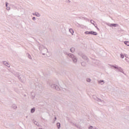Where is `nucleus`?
Instances as JSON below:
<instances>
[{"label": "nucleus", "instance_id": "obj_28", "mask_svg": "<svg viewBox=\"0 0 129 129\" xmlns=\"http://www.w3.org/2000/svg\"><path fill=\"white\" fill-rule=\"evenodd\" d=\"M8 2H6V7L7 8H9V7H8Z\"/></svg>", "mask_w": 129, "mask_h": 129}, {"label": "nucleus", "instance_id": "obj_19", "mask_svg": "<svg viewBox=\"0 0 129 129\" xmlns=\"http://www.w3.org/2000/svg\"><path fill=\"white\" fill-rule=\"evenodd\" d=\"M124 43L125 45H126V46H129V41H124Z\"/></svg>", "mask_w": 129, "mask_h": 129}, {"label": "nucleus", "instance_id": "obj_1", "mask_svg": "<svg viewBox=\"0 0 129 129\" xmlns=\"http://www.w3.org/2000/svg\"><path fill=\"white\" fill-rule=\"evenodd\" d=\"M39 50L42 55H45L46 53H48V49L46 48L43 45H40Z\"/></svg>", "mask_w": 129, "mask_h": 129}, {"label": "nucleus", "instance_id": "obj_9", "mask_svg": "<svg viewBox=\"0 0 129 129\" xmlns=\"http://www.w3.org/2000/svg\"><path fill=\"white\" fill-rule=\"evenodd\" d=\"M98 83H99V84H101V85H103L105 82H104V80H100L98 82Z\"/></svg>", "mask_w": 129, "mask_h": 129}, {"label": "nucleus", "instance_id": "obj_27", "mask_svg": "<svg viewBox=\"0 0 129 129\" xmlns=\"http://www.w3.org/2000/svg\"><path fill=\"white\" fill-rule=\"evenodd\" d=\"M28 58L29 59H32V56H31V55H30V54L28 55Z\"/></svg>", "mask_w": 129, "mask_h": 129}, {"label": "nucleus", "instance_id": "obj_13", "mask_svg": "<svg viewBox=\"0 0 129 129\" xmlns=\"http://www.w3.org/2000/svg\"><path fill=\"white\" fill-rule=\"evenodd\" d=\"M35 110H36V108L33 107V108H32L31 109V111H30L31 113H34V112H35Z\"/></svg>", "mask_w": 129, "mask_h": 129}, {"label": "nucleus", "instance_id": "obj_7", "mask_svg": "<svg viewBox=\"0 0 129 129\" xmlns=\"http://www.w3.org/2000/svg\"><path fill=\"white\" fill-rule=\"evenodd\" d=\"M82 57L83 59H84V60H86V61H87V62H88V61H89V59H88V58H87V56H86V55H82Z\"/></svg>", "mask_w": 129, "mask_h": 129}, {"label": "nucleus", "instance_id": "obj_21", "mask_svg": "<svg viewBox=\"0 0 129 129\" xmlns=\"http://www.w3.org/2000/svg\"><path fill=\"white\" fill-rule=\"evenodd\" d=\"M92 35H94V36H97V32L93 31Z\"/></svg>", "mask_w": 129, "mask_h": 129}, {"label": "nucleus", "instance_id": "obj_29", "mask_svg": "<svg viewBox=\"0 0 129 129\" xmlns=\"http://www.w3.org/2000/svg\"><path fill=\"white\" fill-rule=\"evenodd\" d=\"M7 11H10V10H11V8L10 7H7Z\"/></svg>", "mask_w": 129, "mask_h": 129}, {"label": "nucleus", "instance_id": "obj_20", "mask_svg": "<svg viewBox=\"0 0 129 129\" xmlns=\"http://www.w3.org/2000/svg\"><path fill=\"white\" fill-rule=\"evenodd\" d=\"M120 58H121V59H123V58H124V55L123 54H122V53H121L120 54Z\"/></svg>", "mask_w": 129, "mask_h": 129}, {"label": "nucleus", "instance_id": "obj_14", "mask_svg": "<svg viewBox=\"0 0 129 129\" xmlns=\"http://www.w3.org/2000/svg\"><path fill=\"white\" fill-rule=\"evenodd\" d=\"M56 126H57L58 129H59L60 127H61V124H60V122H57L56 123Z\"/></svg>", "mask_w": 129, "mask_h": 129}, {"label": "nucleus", "instance_id": "obj_3", "mask_svg": "<svg viewBox=\"0 0 129 129\" xmlns=\"http://www.w3.org/2000/svg\"><path fill=\"white\" fill-rule=\"evenodd\" d=\"M68 55L70 58L72 59L73 62L74 63H76L77 62V57L75 56L74 55L71 53H69Z\"/></svg>", "mask_w": 129, "mask_h": 129}, {"label": "nucleus", "instance_id": "obj_16", "mask_svg": "<svg viewBox=\"0 0 129 129\" xmlns=\"http://www.w3.org/2000/svg\"><path fill=\"white\" fill-rule=\"evenodd\" d=\"M111 67H113V68H114L115 69H117L118 70V68H119V67H116V66H112V65H111L110 66Z\"/></svg>", "mask_w": 129, "mask_h": 129}, {"label": "nucleus", "instance_id": "obj_31", "mask_svg": "<svg viewBox=\"0 0 129 129\" xmlns=\"http://www.w3.org/2000/svg\"><path fill=\"white\" fill-rule=\"evenodd\" d=\"M54 119H55V120H56L57 119V117H55Z\"/></svg>", "mask_w": 129, "mask_h": 129}, {"label": "nucleus", "instance_id": "obj_4", "mask_svg": "<svg viewBox=\"0 0 129 129\" xmlns=\"http://www.w3.org/2000/svg\"><path fill=\"white\" fill-rule=\"evenodd\" d=\"M50 87H51V88H53V89H55L56 90H60L59 86H57V85L56 84H50Z\"/></svg>", "mask_w": 129, "mask_h": 129}, {"label": "nucleus", "instance_id": "obj_6", "mask_svg": "<svg viewBox=\"0 0 129 129\" xmlns=\"http://www.w3.org/2000/svg\"><path fill=\"white\" fill-rule=\"evenodd\" d=\"M32 15L33 16H36V17H37L38 18H40L41 17V14L39 13V12H35L34 13H33Z\"/></svg>", "mask_w": 129, "mask_h": 129}, {"label": "nucleus", "instance_id": "obj_18", "mask_svg": "<svg viewBox=\"0 0 129 129\" xmlns=\"http://www.w3.org/2000/svg\"><path fill=\"white\" fill-rule=\"evenodd\" d=\"M81 65L82 66H83L84 67H85V66H86V63H85V62H82L81 63Z\"/></svg>", "mask_w": 129, "mask_h": 129}, {"label": "nucleus", "instance_id": "obj_12", "mask_svg": "<svg viewBox=\"0 0 129 129\" xmlns=\"http://www.w3.org/2000/svg\"><path fill=\"white\" fill-rule=\"evenodd\" d=\"M69 32L71 33V34H72V35H73V34H74V30H73V29L72 28H70L69 29Z\"/></svg>", "mask_w": 129, "mask_h": 129}, {"label": "nucleus", "instance_id": "obj_23", "mask_svg": "<svg viewBox=\"0 0 129 129\" xmlns=\"http://www.w3.org/2000/svg\"><path fill=\"white\" fill-rule=\"evenodd\" d=\"M12 107H13V108H14V109H16L17 107L16 105H13Z\"/></svg>", "mask_w": 129, "mask_h": 129}, {"label": "nucleus", "instance_id": "obj_10", "mask_svg": "<svg viewBox=\"0 0 129 129\" xmlns=\"http://www.w3.org/2000/svg\"><path fill=\"white\" fill-rule=\"evenodd\" d=\"M118 70L119 72H121V73H123V74H124V72H123V70H122L121 68L119 67Z\"/></svg>", "mask_w": 129, "mask_h": 129}, {"label": "nucleus", "instance_id": "obj_11", "mask_svg": "<svg viewBox=\"0 0 129 129\" xmlns=\"http://www.w3.org/2000/svg\"><path fill=\"white\" fill-rule=\"evenodd\" d=\"M4 65H6V66H7L8 68L11 67V66L10 65V64H9V63L6 61H4Z\"/></svg>", "mask_w": 129, "mask_h": 129}, {"label": "nucleus", "instance_id": "obj_33", "mask_svg": "<svg viewBox=\"0 0 129 129\" xmlns=\"http://www.w3.org/2000/svg\"><path fill=\"white\" fill-rule=\"evenodd\" d=\"M26 118H28V116H26Z\"/></svg>", "mask_w": 129, "mask_h": 129}, {"label": "nucleus", "instance_id": "obj_15", "mask_svg": "<svg viewBox=\"0 0 129 129\" xmlns=\"http://www.w3.org/2000/svg\"><path fill=\"white\" fill-rule=\"evenodd\" d=\"M70 51H71V52H72V53H74V52H75V48H74V47H72V48L70 49Z\"/></svg>", "mask_w": 129, "mask_h": 129}, {"label": "nucleus", "instance_id": "obj_30", "mask_svg": "<svg viewBox=\"0 0 129 129\" xmlns=\"http://www.w3.org/2000/svg\"><path fill=\"white\" fill-rule=\"evenodd\" d=\"M32 20L33 21H36V17H33Z\"/></svg>", "mask_w": 129, "mask_h": 129}, {"label": "nucleus", "instance_id": "obj_5", "mask_svg": "<svg viewBox=\"0 0 129 129\" xmlns=\"http://www.w3.org/2000/svg\"><path fill=\"white\" fill-rule=\"evenodd\" d=\"M106 25H107V26H108L109 27H114V28L116 27H118V24H110V23H106Z\"/></svg>", "mask_w": 129, "mask_h": 129}, {"label": "nucleus", "instance_id": "obj_32", "mask_svg": "<svg viewBox=\"0 0 129 129\" xmlns=\"http://www.w3.org/2000/svg\"><path fill=\"white\" fill-rule=\"evenodd\" d=\"M79 26H80V27H81V25H79Z\"/></svg>", "mask_w": 129, "mask_h": 129}, {"label": "nucleus", "instance_id": "obj_2", "mask_svg": "<svg viewBox=\"0 0 129 129\" xmlns=\"http://www.w3.org/2000/svg\"><path fill=\"white\" fill-rule=\"evenodd\" d=\"M93 98L94 99H95V100H96V101H98V102H99V104H100V105H104V104H105V102L104 100H102L98 98L96 96H94Z\"/></svg>", "mask_w": 129, "mask_h": 129}, {"label": "nucleus", "instance_id": "obj_25", "mask_svg": "<svg viewBox=\"0 0 129 129\" xmlns=\"http://www.w3.org/2000/svg\"><path fill=\"white\" fill-rule=\"evenodd\" d=\"M85 34L86 35H89V31H86V32H85Z\"/></svg>", "mask_w": 129, "mask_h": 129}, {"label": "nucleus", "instance_id": "obj_26", "mask_svg": "<svg viewBox=\"0 0 129 129\" xmlns=\"http://www.w3.org/2000/svg\"><path fill=\"white\" fill-rule=\"evenodd\" d=\"M93 31H89V35H92Z\"/></svg>", "mask_w": 129, "mask_h": 129}, {"label": "nucleus", "instance_id": "obj_8", "mask_svg": "<svg viewBox=\"0 0 129 129\" xmlns=\"http://www.w3.org/2000/svg\"><path fill=\"white\" fill-rule=\"evenodd\" d=\"M90 23H91V24H92V25H93V26H94L95 27V28H96L97 29V30H99V28H98V27H97V26H95V24H94V21L91 20L90 21Z\"/></svg>", "mask_w": 129, "mask_h": 129}, {"label": "nucleus", "instance_id": "obj_22", "mask_svg": "<svg viewBox=\"0 0 129 129\" xmlns=\"http://www.w3.org/2000/svg\"><path fill=\"white\" fill-rule=\"evenodd\" d=\"M34 124H36V125H37V126H39V124L38 123V122L36 121H34Z\"/></svg>", "mask_w": 129, "mask_h": 129}, {"label": "nucleus", "instance_id": "obj_24", "mask_svg": "<svg viewBox=\"0 0 129 129\" xmlns=\"http://www.w3.org/2000/svg\"><path fill=\"white\" fill-rule=\"evenodd\" d=\"M75 126L77 127L78 128H81V126L80 125H75Z\"/></svg>", "mask_w": 129, "mask_h": 129}, {"label": "nucleus", "instance_id": "obj_17", "mask_svg": "<svg viewBox=\"0 0 129 129\" xmlns=\"http://www.w3.org/2000/svg\"><path fill=\"white\" fill-rule=\"evenodd\" d=\"M86 81H87V82L90 83V82H91V79L87 78L86 79Z\"/></svg>", "mask_w": 129, "mask_h": 129}]
</instances>
